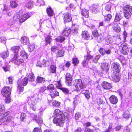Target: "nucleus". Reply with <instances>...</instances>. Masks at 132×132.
<instances>
[{
  "label": "nucleus",
  "instance_id": "obj_30",
  "mask_svg": "<svg viewBox=\"0 0 132 132\" xmlns=\"http://www.w3.org/2000/svg\"><path fill=\"white\" fill-rule=\"evenodd\" d=\"M1 93L4 97L9 98L10 96L11 92L10 91H1Z\"/></svg>",
  "mask_w": 132,
  "mask_h": 132
},
{
  "label": "nucleus",
  "instance_id": "obj_20",
  "mask_svg": "<svg viewBox=\"0 0 132 132\" xmlns=\"http://www.w3.org/2000/svg\"><path fill=\"white\" fill-rule=\"evenodd\" d=\"M109 64L106 62H103L101 64V67L102 69L105 71H108L109 69Z\"/></svg>",
  "mask_w": 132,
  "mask_h": 132
},
{
  "label": "nucleus",
  "instance_id": "obj_9",
  "mask_svg": "<svg viewBox=\"0 0 132 132\" xmlns=\"http://www.w3.org/2000/svg\"><path fill=\"white\" fill-rule=\"evenodd\" d=\"M111 68L113 71L119 72L120 71L121 67L120 65L118 63L114 62L111 65Z\"/></svg>",
  "mask_w": 132,
  "mask_h": 132
},
{
  "label": "nucleus",
  "instance_id": "obj_50",
  "mask_svg": "<svg viewBox=\"0 0 132 132\" xmlns=\"http://www.w3.org/2000/svg\"><path fill=\"white\" fill-rule=\"evenodd\" d=\"M7 39L4 36H2L0 37V42L5 44L6 42Z\"/></svg>",
  "mask_w": 132,
  "mask_h": 132
},
{
  "label": "nucleus",
  "instance_id": "obj_16",
  "mask_svg": "<svg viewBox=\"0 0 132 132\" xmlns=\"http://www.w3.org/2000/svg\"><path fill=\"white\" fill-rule=\"evenodd\" d=\"M72 29L71 30V32L74 35H76L78 32V29L79 28L78 26L75 24L72 26Z\"/></svg>",
  "mask_w": 132,
  "mask_h": 132
},
{
  "label": "nucleus",
  "instance_id": "obj_14",
  "mask_svg": "<svg viewBox=\"0 0 132 132\" xmlns=\"http://www.w3.org/2000/svg\"><path fill=\"white\" fill-rule=\"evenodd\" d=\"M99 51L100 53L102 55L105 54H110L111 52V50L110 49L107 50L103 48H100L99 50Z\"/></svg>",
  "mask_w": 132,
  "mask_h": 132
},
{
  "label": "nucleus",
  "instance_id": "obj_10",
  "mask_svg": "<svg viewBox=\"0 0 132 132\" xmlns=\"http://www.w3.org/2000/svg\"><path fill=\"white\" fill-rule=\"evenodd\" d=\"M92 56L89 54L85 55L84 56V59L82 62L84 66H86L88 64V61L92 58Z\"/></svg>",
  "mask_w": 132,
  "mask_h": 132
},
{
  "label": "nucleus",
  "instance_id": "obj_28",
  "mask_svg": "<svg viewBox=\"0 0 132 132\" xmlns=\"http://www.w3.org/2000/svg\"><path fill=\"white\" fill-rule=\"evenodd\" d=\"M47 13L50 16H53L54 14L53 10L50 7L47 9Z\"/></svg>",
  "mask_w": 132,
  "mask_h": 132
},
{
  "label": "nucleus",
  "instance_id": "obj_35",
  "mask_svg": "<svg viewBox=\"0 0 132 132\" xmlns=\"http://www.w3.org/2000/svg\"><path fill=\"white\" fill-rule=\"evenodd\" d=\"M65 40V38L62 36H58L55 39L56 41L60 43L63 42Z\"/></svg>",
  "mask_w": 132,
  "mask_h": 132
},
{
  "label": "nucleus",
  "instance_id": "obj_13",
  "mask_svg": "<svg viewBox=\"0 0 132 132\" xmlns=\"http://www.w3.org/2000/svg\"><path fill=\"white\" fill-rule=\"evenodd\" d=\"M102 87L105 90H109L112 87L111 84L108 82H103L102 84Z\"/></svg>",
  "mask_w": 132,
  "mask_h": 132
},
{
  "label": "nucleus",
  "instance_id": "obj_45",
  "mask_svg": "<svg viewBox=\"0 0 132 132\" xmlns=\"http://www.w3.org/2000/svg\"><path fill=\"white\" fill-rule=\"evenodd\" d=\"M20 82L21 80H19L18 81L17 84L18 86L17 88L19 90V91H23L24 90L23 87H22L21 86L19 85Z\"/></svg>",
  "mask_w": 132,
  "mask_h": 132
},
{
  "label": "nucleus",
  "instance_id": "obj_54",
  "mask_svg": "<svg viewBox=\"0 0 132 132\" xmlns=\"http://www.w3.org/2000/svg\"><path fill=\"white\" fill-rule=\"evenodd\" d=\"M51 71L53 73H55L56 71V67L55 66L52 65L50 67Z\"/></svg>",
  "mask_w": 132,
  "mask_h": 132
},
{
  "label": "nucleus",
  "instance_id": "obj_1",
  "mask_svg": "<svg viewBox=\"0 0 132 132\" xmlns=\"http://www.w3.org/2000/svg\"><path fill=\"white\" fill-rule=\"evenodd\" d=\"M54 118L53 122L54 123L60 127L63 126L64 121L68 118L67 113H63L59 110L56 109L54 113Z\"/></svg>",
  "mask_w": 132,
  "mask_h": 132
},
{
  "label": "nucleus",
  "instance_id": "obj_56",
  "mask_svg": "<svg viewBox=\"0 0 132 132\" xmlns=\"http://www.w3.org/2000/svg\"><path fill=\"white\" fill-rule=\"evenodd\" d=\"M81 114L79 112H77L76 113L75 115V118L76 120H78L81 117Z\"/></svg>",
  "mask_w": 132,
  "mask_h": 132
},
{
  "label": "nucleus",
  "instance_id": "obj_52",
  "mask_svg": "<svg viewBox=\"0 0 132 132\" xmlns=\"http://www.w3.org/2000/svg\"><path fill=\"white\" fill-rule=\"evenodd\" d=\"M5 108L4 105L1 104L0 105V114L4 112L5 111Z\"/></svg>",
  "mask_w": 132,
  "mask_h": 132
},
{
  "label": "nucleus",
  "instance_id": "obj_31",
  "mask_svg": "<svg viewBox=\"0 0 132 132\" xmlns=\"http://www.w3.org/2000/svg\"><path fill=\"white\" fill-rule=\"evenodd\" d=\"M81 14L82 15L86 18H87L88 16L89 12L88 11L85 9H82Z\"/></svg>",
  "mask_w": 132,
  "mask_h": 132
},
{
  "label": "nucleus",
  "instance_id": "obj_57",
  "mask_svg": "<svg viewBox=\"0 0 132 132\" xmlns=\"http://www.w3.org/2000/svg\"><path fill=\"white\" fill-rule=\"evenodd\" d=\"M84 95L86 97L87 99H89L90 97V94L89 91H86L84 93Z\"/></svg>",
  "mask_w": 132,
  "mask_h": 132
},
{
  "label": "nucleus",
  "instance_id": "obj_23",
  "mask_svg": "<svg viewBox=\"0 0 132 132\" xmlns=\"http://www.w3.org/2000/svg\"><path fill=\"white\" fill-rule=\"evenodd\" d=\"M21 42L22 44L24 45H27L29 43V40L28 38L26 37H22L21 39Z\"/></svg>",
  "mask_w": 132,
  "mask_h": 132
},
{
  "label": "nucleus",
  "instance_id": "obj_40",
  "mask_svg": "<svg viewBox=\"0 0 132 132\" xmlns=\"http://www.w3.org/2000/svg\"><path fill=\"white\" fill-rule=\"evenodd\" d=\"M95 38L98 42L103 41L104 39L102 35L101 34H99Z\"/></svg>",
  "mask_w": 132,
  "mask_h": 132
},
{
  "label": "nucleus",
  "instance_id": "obj_8",
  "mask_svg": "<svg viewBox=\"0 0 132 132\" xmlns=\"http://www.w3.org/2000/svg\"><path fill=\"white\" fill-rule=\"evenodd\" d=\"M17 57L16 55H14L13 58L11 60L12 62L18 65L24 63V62L23 59H17Z\"/></svg>",
  "mask_w": 132,
  "mask_h": 132
},
{
  "label": "nucleus",
  "instance_id": "obj_27",
  "mask_svg": "<svg viewBox=\"0 0 132 132\" xmlns=\"http://www.w3.org/2000/svg\"><path fill=\"white\" fill-rule=\"evenodd\" d=\"M57 57H62L64 55V52L63 49L59 50L56 52Z\"/></svg>",
  "mask_w": 132,
  "mask_h": 132
},
{
  "label": "nucleus",
  "instance_id": "obj_53",
  "mask_svg": "<svg viewBox=\"0 0 132 132\" xmlns=\"http://www.w3.org/2000/svg\"><path fill=\"white\" fill-rule=\"evenodd\" d=\"M113 30L117 32H119L120 31L121 29L119 26L117 25L114 28Z\"/></svg>",
  "mask_w": 132,
  "mask_h": 132
},
{
  "label": "nucleus",
  "instance_id": "obj_15",
  "mask_svg": "<svg viewBox=\"0 0 132 132\" xmlns=\"http://www.w3.org/2000/svg\"><path fill=\"white\" fill-rule=\"evenodd\" d=\"M66 78L69 86H71V82L72 81V78L71 75L69 73H67L66 75Z\"/></svg>",
  "mask_w": 132,
  "mask_h": 132
},
{
  "label": "nucleus",
  "instance_id": "obj_6",
  "mask_svg": "<svg viewBox=\"0 0 132 132\" xmlns=\"http://www.w3.org/2000/svg\"><path fill=\"white\" fill-rule=\"evenodd\" d=\"M75 86L77 91H79L85 88L86 85L84 83L82 82L81 79H79L77 80Z\"/></svg>",
  "mask_w": 132,
  "mask_h": 132
},
{
  "label": "nucleus",
  "instance_id": "obj_48",
  "mask_svg": "<svg viewBox=\"0 0 132 132\" xmlns=\"http://www.w3.org/2000/svg\"><path fill=\"white\" fill-rule=\"evenodd\" d=\"M35 47V45L34 44L29 45L28 47V50L30 52H31L33 51Z\"/></svg>",
  "mask_w": 132,
  "mask_h": 132
},
{
  "label": "nucleus",
  "instance_id": "obj_41",
  "mask_svg": "<svg viewBox=\"0 0 132 132\" xmlns=\"http://www.w3.org/2000/svg\"><path fill=\"white\" fill-rule=\"evenodd\" d=\"M9 55V52L7 51L4 52L0 54L1 57L3 58H5L8 56Z\"/></svg>",
  "mask_w": 132,
  "mask_h": 132
},
{
  "label": "nucleus",
  "instance_id": "obj_59",
  "mask_svg": "<svg viewBox=\"0 0 132 132\" xmlns=\"http://www.w3.org/2000/svg\"><path fill=\"white\" fill-rule=\"evenodd\" d=\"M28 80L27 78H25L22 80V85L23 86H26L27 84Z\"/></svg>",
  "mask_w": 132,
  "mask_h": 132
},
{
  "label": "nucleus",
  "instance_id": "obj_33",
  "mask_svg": "<svg viewBox=\"0 0 132 132\" xmlns=\"http://www.w3.org/2000/svg\"><path fill=\"white\" fill-rule=\"evenodd\" d=\"M57 83V87L58 89L62 91H68L67 88L61 87V84L60 81H58Z\"/></svg>",
  "mask_w": 132,
  "mask_h": 132
},
{
  "label": "nucleus",
  "instance_id": "obj_37",
  "mask_svg": "<svg viewBox=\"0 0 132 132\" xmlns=\"http://www.w3.org/2000/svg\"><path fill=\"white\" fill-rule=\"evenodd\" d=\"M122 17L121 16L120 14H117L115 16L114 21L116 22H117L119 21L122 19Z\"/></svg>",
  "mask_w": 132,
  "mask_h": 132
},
{
  "label": "nucleus",
  "instance_id": "obj_2",
  "mask_svg": "<svg viewBox=\"0 0 132 132\" xmlns=\"http://www.w3.org/2000/svg\"><path fill=\"white\" fill-rule=\"evenodd\" d=\"M27 100L30 108L33 110L35 111L36 109V104L40 101L41 99L39 98L38 94H35L31 98L28 97Z\"/></svg>",
  "mask_w": 132,
  "mask_h": 132
},
{
  "label": "nucleus",
  "instance_id": "obj_34",
  "mask_svg": "<svg viewBox=\"0 0 132 132\" xmlns=\"http://www.w3.org/2000/svg\"><path fill=\"white\" fill-rule=\"evenodd\" d=\"M27 79L30 81L32 82L35 80V77L34 75L32 73L29 74L28 76Z\"/></svg>",
  "mask_w": 132,
  "mask_h": 132
},
{
  "label": "nucleus",
  "instance_id": "obj_51",
  "mask_svg": "<svg viewBox=\"0 0 132 132\" xmlns=\"http://www.w3.org/2000/svg\"><path fill=\"white\" fill-rule=\"evenodd\" d=\"M26 116V114L23 113H21L20 117V121H24Z\"/></svg>",
  "mask_w": 132,
  "mask_h": 132
},
{
  "label": "nucleus",
  "instance_id": "obj_43",
  "mask_svg": "<svg viewBox=\"0 0 132 132\" xmlns=\"http://www.w3.org/2000/svg\"><path fill=\"white\" fill-rule=\"evenodd\" d=\"M3 6V9L2 8L1 9L3 10V13L4 14H6L8 10V7L7 5L5 4H4Z\"/></svg>",
  "mask_w": 132,
  "mask_h": 132
},
{
  "label": "nucleus",
  "instance_id": "obj_22",
  "mask_svg": "<svg viewBox=\"0 0 132 132\" xmlns=\"http://www.w3.org/2000/svg\"><path fill=\"white\" fill-rule=\"evenodd\" d=\"M106 11H104L103 12V14L104 16L105 19L107 21H109L111 19L112 16L109 14H105Z\"/></svg>",
  "mask_w": 132,
  "mask_h": 132
},
{
  "label": "nucleus",
  "instance_id": "obj_5",
  "mask_svg": "<svg viewBox=\"0 0 132 132\" xmlns=\"http://www.w3.org/2000/svg\"><path fill=\"white\" fill-rule=\"evenodd\" d=\"M119 50L121 53L124 55H127L128 53L129 48L127 44L124 43L119 44Z\"/></svg>",
  "mask_w": 132,
  "mask_h": 132
},
{
  "label": "nucleus",
  "instance_id": "obj_4",
  "mask_svg": "<svg viewBox=\"0 0 132 132\" xmlns=\"http://www.w3.org/2000/svg\"><path fill=\"white\" fill-rule=\"evenodd\" d=\"M9 112L4 113L0 115V118H2L3 125H7L9 123L12 118V116L9 115Z\"/></svg>",
  "mask_w": 132,
  "mask_h": 132
},
{
  "label": "nucleus",
  "instance_id": "obj_12",
  "mask_svg": "<svg viewBox=\"0 0 132 132\" xmlns=\"http://www.w3.org/2000/svg\"><path fill=\"white\" fill-rule=\"evenodd\" d=\"M100 8L98 5H92L90 7L92 12L94 13H97L98 12Z\"/></svg>",
  "mask_w": 132,
  "mask_h": 132
},
{
  "label": "nucleus",
  "instance_id": "obj_60",
  "mask_svg": "<svg viewBox=\"0 0 132 132\" xmlns=\"http://www.w3.org/2000/svg\"><path fill=\"white\" fill-rule=\"evenodd\" d=\"M111 5L110 4H107L105 7V10L106 11H107L106 12L109 11L111 8Z\"/></svg>",
  "mask_w": 132,
  "mask_h": 132
},
{
  "label": "nucleus",
  "instance_id": "obj_32",
  "mask_svg": "<svg viewBox=\"0 0 132 132\" xmlns=\"http://www.w3.org/2000/svg\"><path fill=\"white\" fill-rule=\"evenodd\" d=\"M34 117L33 118V119L35 120L36 122L38 123L39 125H40L43 123V120L41 118H39L37 119V116L34 115Z\"/></svg>",
  "mask_w": 132,
  "mask_h": 132
},
{
  "label": "nucleus",
  "instance_id": "obj_64",
  "mask_svg": "<svg viewBox=\"0 0 132 132\" xmlns=\"http://www.w3.org/2000/svg\"><path fill=\"white\" fill-rule=\"evenodd\" d=\"M92 34L94 37L96 38L97 37L99 34H98L97 30H95L93 32Z\"/></svg>",
  "mask_w": 132,
  "mask_h": 132
},
{
  "label": "nucleus",
  "instance_id": "obj_39",
  "mask_svg": "<svg viewBox=\"0 0 132 132\" xmlns=\"http://www.w3.org/2000/svg\"><path fill=\"white\" fill-rule=\"evenodd\" d=\"M36 80L37 82L41 83L44 82L45 81V79L43 77L38 76L37 77Z\"/></svg>",
  "mask_w": 132,
  "mask_h": 132
},
{
  "label": "nucleus",
  "instance_id": "obj_38",
  "mask_svg": "<svg viewBox=\"0 0 132 132\" xmlns=\"http://www.w3.org/2000/svg\"><path fill=\"white\" fill-rule=\"evenodd\" d=\"M106 42L109 43L110 44H111L113 43V40L111 36L110 35H108L105 38Z\"/></svg>",
  "mask_w": 132,
  "mask_h": 132
},
{
  "label": "nucleus",
  "instance_id": "obj_63",
  "mask_svg": "<svg viewBox=\"0 0 132 132\" xmlns=\"http://www.w3.org/2000/svg\"><path fill=\"white\" fill-rule=\"evenodd\" d=\"M128 79L130 81L132 82V71H130L129 72Z\"/></svg>",
  "mask_w": 132,
  "mask_h": 132
},
{
  "label": "nucleus",
  "instance_id": "obj_62",
  "mask_svg": "<svg viewBox=\"0 0 132 132\" xmlns=\"http://www.w3.org/2000/svg\"><path fill=\"white\" fill-rule=\"evenodd\" d=\"M48 90H54V88L53 85L52 84L49 85L47 87Z\"/></svg>",
  "mask_w": 132,
  "mask_h": 132
},
{
  "label": "nucleus",
  "instance_id": "obj_26",
  "mask_svg": "<svg viewBox=\"0 0 132 132\" xmlns=\"http://www.w3.org/2000/svg\"><path fill=\"white\" fill-rule=\"evenodd\" d=\"M46 36L45 35V45H47L48 44H50L52 40V39L51 38V36L49 35H46Z\"/></svg>",
  "mask_w": 132,
  "mask_h": 132
},
{
  "label": "nucleus",
  "instance_id": "obj_11",
  "mask_svg": "<svg viewBox=\"0 0 132 132\" xmlns=\"http://www.w3.org/2000/svg\"><path fill=\"white\" fill-rule=\"evenodd\" d=\"M64 20V21L65 22H70L72 19L71 15L70 14L68 13H65L63 14Z\"/></svg>",
  "mask_w": 132,
  "mask_h": 132
},
{
  "label": "nucleus",
  "instance_id": "obj_42",
  "mask_svg": "<svg viewBox=\"0 0 132 132\" xmlns=\"http://www.w3.org/2000/svg\"><path fill=\"white\" fill-rule=\"evenodd\" d=\"M123 117L124 118L127 119L130 118V115L129 112L128 111H127L124 112L123 114Z\"/></svg>",
  "mask_w": 132,
  "mask_h": 132
},
{
  "label": "nucleus",
  "instance_id": "obj_3",
  "mask_svg": "<svg viewBox=\"0 0 132 132\" xmlns=\"http://www.w3.org/2000/svg\"><path fill=\"white\" fill-rule=\"evenodd\" d=\"M30 17V16L28 14H23L21 16V18L20 15V12L16 13L14 15L13 18V20L14 22L19 21L20 22H23L25 20Z\"/></svg>",
  "mask_w": 132,
  "mask_h": 132
},
{
  "label": "nucleus",
  "instance_id": "obj_29",
  "mask_svg": "<svg viewBox=\"0 0 132 132\" xmlns=\"http://www.w3.org/2000/svg\"><path fill=\"white\" fill-rule=\"evenodd\" d=\"M10 6L12 8H15L18 5L17 2L14 0H12L10 2Z\"/></svg>",
  "mask_w": 132,
  "mask_h": 132
},
{
  "label": "nucleus",
  "instance_id": "obj_55",
  "mask_svg": "<svg viewBox=\"0 0 132 132\" xmlns=\"http://www.w3.org/2000/svg\"><path fill=\"white\" fill-rule=\"evenodd\" d=\"M101 57L100 55L96 56L93 59V62L95 63H96L98 61Z\"/></svg>",
  "mask_w": 132,
  "mask_h": 132
},
{
  "label": "nucleus",
  "instance_id": "obj_47",
  "mask_svg": "<svg viewBox=\"0 0 132 132\" xmlns=\"http://www.w3.org/2000/svg\"><path fill=\"white\" fill-rule=\"evenodd\" d=\"M53 105L55 107H58L60 105V103L59 101H56L54 100L52 103Z\"/></svg>",
  "mask_w": 132,
  "mask_h": 132
},
{
  "label": "nucleus",
  "instance_id": "obj_58",
  "mask_svg": "<svg viewBox=\"0 0 132 132\" xmlns=\"http://www.w3.org/2000/svg\"><path fill=\"white\" fill-rule=\"evenodd\" d=\"M12 88L9 86H5L3 88L2 91H11L12 90Z\"/></svg>",
  "mask_w": 132,
  "mask_h": 132
},
{
  "label": "nucleus",
  "instance_id": "obj_21",
  "mask_svg": "<svg viewBox=\"0 0 132 132\" xmlns=\"http://www.w3.org/2000/svg\"><path fill=\"white\" fill-rule=\"evenodd\" d=\"M71 32V30L69 28H65L63 30L62 35L65 36H68Z\"/></svg>",
  "mask_w": 132,
  "mask_h": 132
},
{
  "label": "nucleus",
  "instance_id": "obj_17",
  "mask_svg": "<svg viewBox=\"0 0 132 132\" xmlns=\"http://www.w3.org/2000/svg\"><path fill=\"white\" fill-rule=\"evenodd\" d=\"M110 102L113 104H116L118 101V99L116 96L112 95L109 98Z\"/></svg>",
  "mask_w": 132,
  "mask_h": 132
},
{
  "label": "nucleus",
  "instance_id": "obj_24",
  "mask_svg": "<svg viewBox=\"0 0 132 132\" xmlns=\"http://www.w3.org/2000/svg\"><path fill=\"white\" fill-rule=\"evenodd\" d=\"M20 56L22 58L24 59L28 58V55L24 50H21L20 53Z\"/></svg>",
  "mask_w": 132,
  "mask_h": 132
},
{
  "label": "nucleus",
  "instance_id": "obj_7",
  "mask_svg": "<svg viewBox=\"0 0 132 132\" xmlns=\"http://www.w3.org/2000/svg\"><path fill=\"white\" fill-rule=\"evenodd\" d=\"M124 16L127 19L130 17L131 14V8L129 5H127L124 7Z\"/></svg>",
  "mask_w": 132,
  "mask_h": 132
},
{
  "label": "nucleus",
  "instance_id": "obj_25",
  "mask_svg": "<svg viewBox=\"0 0 132 132\" xmlns=\"http://www.w3.org/2000/svg\"><path fill=\"white\" fill-rule=\"evenodd\" d=\"M20 48V47L19 46H14L11 48V50L15 53L14 55H16L17 56Z\"/></svg>",
  "mask_w": 132,
  "mask_h": 132
},
{
  "label": "nucleus",
  "instance_id": "obj_36",
  "mask_svg": "<svg viewBox=\"0 0 132 132\" xmlns=\"http://www.w3.org/2000/svg\"><path fill=\"white\" fill-rule=\"evenodd\" d=\"M50 95L52 98H54L55 96L59 95V93L58 91H51Z\"/></svg>",
  "mask_w": 132,
  "mask_h": 132
},
{
  "label": "nucleus",
  "instance_id": "obj_46",
  "mask_svg": "<svg viewBox=\"0 0 132 132\" xmlns=\"http://www.w3.org/2000/svg\"><path fill=\"white\" fill-rule=\"evenodd\" d=\"M36 3V5L39 6L45 5L44 2L43 0H37Z\"/></svg>",
  "mask_w": 132,
  "mask_h": 132
},
{
  "label": "nucleus",
  "instance_id": "obj_44",
  "mask_svg": "<svg viewBox=\"0 0 132 132\" xmlns=\"http://www.w3.org/2000/svg\"><path fill=\"white\" fill-rule=\"evenodd\" d=\"M42 65L43 67L48 66L50 64L49 62L46 60L44 59L42 61Z\"/></svg>",
  "mask_w": 132,
  "mask_h": 132
},
{
  "label": "nucleus",
  "instance_id": "obj_19",
  "mask_svg": "<svg viewBox=\"0 0 132 132\" xmlns=\"http://www.w3.org/2000/svg\"><path fill=\"white\" fill-rule=\"evenodd\" d=\"M82 38L85 40L89 39L90 38V36L88 32L85 31H82Z\"/></svg>",
  "mask_w": 132,
  "mask_h": 132
},
{
  "label": "nucleus",
  "instance_id": "obj_61",
  "mask_svg": "<svg viewBox=\"0 0 132 132\" xmlns=\"http://www.w3.org/2000/svg\"><path fill=\"white\" fill-rule=\"evenodd\" d=\"M72 63L74 64L75 65H77L79 63V61L77 58H74L73 59Z\"/></svg>",
  "mask_w": 132,
  "mask_h": 132
},
{
  "label": "nucleus",
  "instance_id": "obj_49",
  "mask_svg": "<svg viewBox=\"0 0 132 132\" xmlns=\"http://www.w3.org/2000/svg\"><path fill=\"white\" fill-rule=\"evenodd\" d=\"M33 5V2L31 1H30L28 2L26 5V6L27 8L30 9L31 8Z\"/></svg>",
  "mask_w": 132,
  "mask_h": 132
},
{
  "label": "nucleus",
  "instance_id": "obj_18",
  "mask_svg": "<svg viewBox=\"0 0 132 132\" xmlns=\"http://www.w3.org/2000/svg\"><path fill=\"white\" fill-rule=\"evenodd\" d=\"M111 77L112 80L115 82H119L120 79V77L118 74H112Z\"/></svg>",
  "mask_w": 132,
  "mask_h": 132
}]
</instances>
